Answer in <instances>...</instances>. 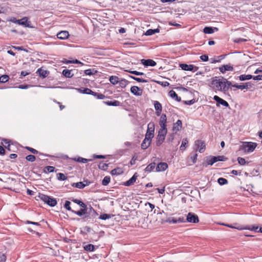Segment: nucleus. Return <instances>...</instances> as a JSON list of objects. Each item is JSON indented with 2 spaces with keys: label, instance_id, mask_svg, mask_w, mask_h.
I'll list each match as a JSON object with an SVG mask.
<instances>
[{
  "label": "nucleus",
  "instance_id": "1",
  "mask_svg": "<svg viewBox=\"0 0 262 262\" xmlns=\"http://www.w3.org/2000/svg\"><path fill=\"white\" fill-rule=\"evenodd\" d=\"M231 85V82L223 77L215 76L211 79L210 87L215 92L225 93Z\"/></svg>",
  "mask_w": 262,
  "mask_h": 262
},
{
  "label": "nucleus",
  "instance_id": "2",
  "mask_svg": "<svg viewBox=\"0 0 262 262\" xmlns=\"http://www.w3.org/2000/svg\"><path fill=\"white\" fill-rule=\"evenodd\" d=\"M82 209H80L79 211H73V212L77 214L79 216H81L82 215H85L84 219H91L94 218L96 217L97 214L96 211L93 209V208L91 206H89L88 207L85 205V207H82Z\"/></svg>",
  "mask_w": 262,
  "mask_h": 262
},
{
  "label": "nucleus",
  "instance_id": "3",
  "mask_svg": "<svg viewBox=\"0 0 262 262\" xmlns=\"http://www.w3.org/2000/svg\"><path fill=\"white\" fill-rule=\"evenodd\" d=\"M257 146V144L252 142H243L239 147V150L245 153L249 154L253 152Z\"/></svg>",
  "mask_w": 262,
  "mask_h": 262
},
{
  "label": "nucleus",
  "instance_id": "4",
  "mask_svg": "<svg viewBox=\"0 0 262 262\" xmlns=\"http://www.w3.org/2000/svg\"><path fill=\"white\" fill-rule=\"evenodd\" d=\"M38 197L41 200L51 207H54L57 203L55 199L43 194H39Z\"/></svg>",
  "mask_w": 262,
  "mask_h": 262
},
{
  "label": "nucleus",
  "instance_id": "5",
  "mask_svg": "<svg viewBox=\"0 0 262 262\" xmlns=\"http://www.w3.org/2000/svg\"><path fill=\"white\" fill-rule=\"evenodd\" d=\"M155 124L154 122H150L147 125V130L145 134L146 139L151 140L154 137Z\"/></svg>",
  "mask_w": 262,
  "mask_h": 262
},
{
  "label": "nucleus",
  "instance_id": "6",
  "mask_svg": "<svg viewBox=\"0 0 262 262\" xmlns=\"http://www.w3.org/2000/svg\"><path fill=\"white\" fill-rule=\"evenodd\" d=\"M194 146L196 150H199L200 153H202L205 149V143L202 140H196L195 141Z\"/></svg>",
  "mask_w": 262,
  "mask_h": 262
},
{
  "label": "nucleus",
  "instance_id": "7",
  "mask_svg": "<svg viewBox=\"0 0 262 262\" xmlns=\"http://www.w3.org/2000/svg\"><path fill=\"white\" fill-rule=\"evenodd\" d=\"M186 221L189 223H196L199 222V220L197 215L194 213L189 212L187 215Z\"/></svg>",
  "mask_w": 262,
  "mask_h": 262
},
{
  "label": "nucleus",
  "instance_id": "8",
  "mask_svg": "<svg viewBox=\"0 0 262 262\" xmlns=\"http://www.w3.org/2000/svg\"><path fill=\"white\" fill-rule=\"evenodd\" d=\"M221 225H224V226H227V227H230V228H235V229H237L238 230H243V229H248V230H254V231H256L258 229V226H256V227H255V226H253L252 227H242V226H232V225H228V224H221Z\"/></svg>",
  "mask_w": 262,
  "mask_h": 262
},
{
  "label": "nucleus",
  "instance_id": "9",
  "mask_svg": "<svg viewBox=\"0 0 262 262\" xmlns=\"http://www.w3.org/2000/svg\"><path fill=\"white\" fill-rule=\"evenodd\" d=\"M213 99L216 102V105L217 106H219L220 105H223L225 107L229 106L228 103L226 101L224 100L222 98L219 97L218 96L215 95L213 97Z\"/></svg>",
  "mask_w": 262,
  "mask_h": 262
},
{
  "label": "nucleus",
  "instance_id": "10",
  "mask_svg": "<svg viewBox=\"0 0 262 262\" xmlns=\"http://www.w3.org/2000/svg\"><path fill=\"white\" fill-rule=\"evenodd\" d=\"M180 67L181 68V69L185 71H196L198 70V68L192 65V64H187L185 63H181L180 64Z\"/></svg>",
  "mask_w": 262,
  "mask_h": 262
},
{
  "label": "nucleus",
  "instance_id": "11",
  "mask_svg": "<svg viewBox=\"0 0 262 262\" xmlns=\"http://www.w3.org/2000/svg\"><path fill=\"white\" fill-rule=\"evenodd\" d=\"M130 92L134 95L137 96H141L142 94V90L137 86H133L130 88Z\"/></svg>",
  "mask_w": 262,
  "mask_h": 262
},
{
  "label": "nucleus",
  "instance_id": "12",
  "mask_svg": "<svg viewBox=\"0 0 262 262\" xmlns=\"http://www.w3.org/2000/svg\"><path fill=\"white\" fill-rule=\"evenodd\" d=\"M167 117L165 114H163L160 118L159 125L160 128H167Z\"/></svg>",
  "mask_w": 262,
  "mask_h": 262
},
{
  "label": "nucleus",
  "instance_id": "13",
  "mask_svg": "<svg viewBox=\"0 0 262 262\" xmlns=\"http://www.w3.org/2000/svg\"><path fill=\"white\" fill-rule=\"evenodd\" d=\"M141 63L146 67L151 66L154 67L156 65V62L152 59H142L141 60Z\"/></svg>",
  "mask_w": 262,
  "mask_h": 262
},
{
  "label": "nucleus",
  "instance_id": "14",
  "mask_svg": "<svg viewBox=\"0 0 262 262\" xmlns=\"http://www.w3.org/2000/svg\"><path fill=\"white\" fill-rule=\"evenodd\" d=\"M182 126V123L181 120H178L177 121L173 124L172 130L176 133L181 129Z\"/></svg>",
  "mask_w": 262,
  "mask_h": 262
},
{
  "label": "nucleus",
  "instance_id": "15",
  "mask_svg": "<svg viewBox=\"0 0 262 262\" xmlns=\"http://www.w3.org/2000/svg\"><path fill=\"white\" fill-rule=\"evenodd\" d=\"M220 72L225 73L226 71H231L233 70V68L230 64L223 65L219 68Z\"/></svg>",
  "mask_w": 262,
  "mask_h": 262
},
{
  "label": "nucleus",
  "instance_id": "16",
  "mask_svg": "<svg viewBox=\"0 0 262 262\" xmlns=\"http://www.w3.org/2000/svg\"><path fill=\"white\" fill-rule=\"evenodd\" d=\"M168 167V165L166 163L161 162L158 164L156 167L157 171H162L165 170Z\"/></svg>",
  "mask_w": 262,
  "mask_h": 262
},
{
  "label": "nucleus",
  "instance_id": "17",
  "mask_svg": "<svg viewBox=\"0 0 262 262\" xmlns=\"http://www.w3.org/2000/svg\"><path fill=\"white\" fill-rule=\"evenodd\" d=\"M69 36V32L67 31H62L57 34V38L60 39H66Z\"/></svg>",
  "mask_w": 262,
  "mask_h": 262
},
{
  "label": "nucleus",
  "instance_id": "18",
  "mask_svg": "<svg viewBox=\"0 0 262 262\" xmlns=\"http://www.w3.org/2000/svg\"><path fill=\"white\" fill-rule=\"evenodd\" d=\"M155 108L156 110V114L157 116H160L162 112V105L160 102L155 101L154 102Z\"/></svg>",
  "mask_w": 262,
  "mask_h": 262
},
{
  "label": "nucleus",
  "instance_id": "19",
  "mask_svg": "<svg viewBox=\"0 0 262 262\" xmlns=\"http://www.w3.org/2000/svg\"><path fill=\"white\" fill-rule=\"evenodd\" d=\"M137 178V173H135L130 179H129L128 181L124 183V185L128 186L133 185L134 183L136 182Z\"/></svg>",
  "mask_w": 262,
  "mask_h": 262
},
{
  "label": "nucleus",
  "instance_id": "20",
  "mask_svg": "<svg viewBox=\"0 0 262 262\" xmlns=\"http://www.w3.org/2000/svg\"><path fill=\"white\" fill-rule=\"evenodd\" d=\"M151 140L150 139H146V138L145 137V139L143 141L142 144H141V148L143 149H146L147 148L151 143Z\"/></svg>",
  "mask_w": 262,
  "mask_h": 262
},
{
  "label": "nucleus",
  "instance_id": "21",
  "mask_svg": "<svg viewBox=\"0 0 262 262\" xmlns=\"http://www.w3.org/2000/svg\"><path fill=\"white\" fill-rule=\"evenodd\" d=\"M73 70H69L68 69H64L62 71V74L64 76L67 78H71L74 76V74L72 73Z\"/></svg>",
  "mask_w": 262,
  "mask_h": 262
},
{
  "label": "nucleus",
  "instance_id": "22",
  "mask_svg": "<svg viewBox=\"0 0 262 262\" xmlns=\"http://www.w3.org/2000/svg\"><path fill=\"white\" fill-rule=\"evenodd\" d=\"M169 95L172 98L175 99V100L178 102H180L181 99L180 97H178V95L173 90H170L169 92Z\"/></svg>",
  "mask_w": 262,
  "mask_h": 262
},
{
  "label": "nucleus",
  "instance_id": "23",
  "mask_svg": "<svg viewBox=\"0 0 262 262\" xmlns=\"http://www.w3.org/2000/svg\"><path fill=\"white\" fill-rule=\"evenodd\" d=\"M37 73H38L40 76L45 78L48 75L49 72L40 68L37 70Z\"/></svg>",
  "mask_w": 262,
  "mask_h": 262
},
{
  "label": "nucleus",
  "instance_id": "24",
  "mask_svg": "<svg viewBox=\"0 0 262 262\" xmlns=\"http://www.w3.org/2000/svg\"><path fill=\"white\" fill-rule=\"evenodd\" d=\"M123 173V170L121 168L118 167L113 169L111 173L112 175H120Z\"/></svg>",
  "mask_w": 262,
  "mask_h": 262
},
{
  "label": "nucleus",
  "instance_id": "25",
  "mask_svg": "<svg viewBox=\"0 0 262 262\" xmlns=\"http://www.w3.org/2000/svg\"><path fill=\"white\" fill-rule=\"evenodd\" d=\"M17 23L19 25L24 26L25 27H29L28 21L27 17H24L20 19L17 20Z\"/></svg>",
  "mask_w": 262,
  "mask_h": 262
},
{
  "label": "nucleus",
  "instance_id": "26",
  "mask_svg": "<svg viewBox=\"0 0 262 262\" xmlns=\"http://www.w3.org/2000/svg\"><path fill=\"white\" fill-rule=\"evenodd\" d=\"M248 83H246L245 84H241V85H238V84H236L232 85L231 84V85H230V86L233 87V88H236L240 89V90L248 89Z\"/></svg>",
  "mask_w": 262,
  "mask_h": 262
},
{
  "label": "nucleus",
  "instance_id": "27",
  "mask_svg": "<svg viewBox=\"0 0 262 262\" xmlns=\"http://www.w3.org/2000/svg\"><path fill=\"white\" fill-rule=\"evenodd\" d=\"M103 102L109 106H119L120 104V102L117 100L104 101Z\"/></svg>",
  "mask_w": 262,
  "mask_h": 262
},
{
  "label": "nucleus",
  "instance_id": "28",
  "mask_svg": "<svg viewBox=\"0 0 262 262\" xmlns=\"http://www.w3.org/2000/svg\"><path fill=\"white\" fill-rule=\"evenodd\" d=\"M165 137L162 136H160L158 135L157 137V142H156L157 146H160L163 143L164 141L165 140Z\"/></svg>",
  "mask_w": 262,
  "mask_h": 262
},
{
  "label": "nucleus",
  "instance_id": "29",
  "mask_svg": "<svg viewBox=\"0 0 262 262\" xmlns=\"http://www.w3.org/2000/svg\"><path fill=\"white\" fill-rule=\"evenodd\" d=\"M2 144L5 146V147L8 150L11 151L10 149V144L9 143V140L7 139H3L2 142Z\"/></svg>",
  "mask_w": 262,
  "mask_h": 262
},
{
  "label": "nucleus",
  "instance_id": "30",
  "mask_svg": "<svg viewBox=\"0 0 262 262\" xmlns=\"http://www.w3.org/2000/svg\"><path fill=\"white\" fill-rule=\"evenodd\" d=\"M253 76L251 75H241L239 77V79L241 81H244L247 80H249L252 78Z\"/></svg>",
  "mask_w": 262,
  "mask_h": 262
},
{
  "label": "nucleus",
  "instance_id": "31",
  "mask_svg": "<svg viewBox=\"0 0 262 262\" xmlns=\"http://www.w3.org/2000/svg\"><path fill=\"white\" fill-rule=\"evenodd\" d=\"M160 31L159 29H149L148 30L146 33H145V35H151L152 34H154L156 33H159Z\"/></svg>",
  "mask_w": 262,
  "mask_h": 262
},
{
  "label": "nucleus",
  "instance_id": "32",
  "mask_svg": "<svg viewBox=\"0 0 262 262\" xmlns=\"http://www.w3.org/2000/svg\"><path fill=\"white\" fill-rule=\"evenodd\" d=\"M167 133V128H160L158 132V135L160 136H164L165 137Z\"/></svg>",
  "mask_w": 262,
  "mask_h": 262
},
{
  "label": "nucleus",
  "instance_id": "33",
  "mask_svg": "<svg viewBox=\"0 0 262 262\" xmlns=\"http://www.w3.org/2000/svg\"><path fill=\"white\" fill-rule=\"evenodd\" d=\"M188 143V141L187 138L183 139L182 142V144L180 147V150L182 151L184 150Z\"/></svg>",
  "mask_w": 262,
  "mask_h": 262
},
{
  "label": "nucleus",
  "instance_id": "34",
  "mask_svg": "<svg viewBox=\"0 0 262 262\" xmlns=\"http://www.w3.org/2000/svg\"><path fill=\"white\" fill-rule=\"evenodd\" d=\"M74 160L77 162L82 163H85L89 161H91L92 160V159H87L82 157H78V158H75Z\"/></svg>",
  "mask_w": 262,
  "mask_h": 262
},
{
  "label": "nucleus",
  "instance_id": "35",
  "mask_svg": "<svg viewBox=\"0 0 262 262\" xmlns=\"http://www.w3.org/2000/svg\"><path fill=\"white\" fill-rule=\"evenodd\" d=\"M112 216H113V215L112 214L104 213L101 214L99 217V219L102 220H105L107 219H111Z\"/></svg>",
  "mask_w": 262,
  "mask_h": 262
},
{
  "label": "nucleus",
  "instance_id": "36",
  "mask_svg": "<svg viewBox=\"0 0 262 262\" xmlns=\"http://www.w3.org/2000/svg\"><path fill=\"white\" fill-rule=\"evenodd\" d=\"M118 77L116 76H112L110 77V82L115 85L118 83Z\"/></svg>",
  "mask_w": 262,
  "mask_h": 262
},
{
  "label": "nucleus",
  "instance_id": "37",
  "mask_svg": "<svg viewBox=\"0 0 262 262\" xmlns=\"http://www.w3.org/2000/svg\"><path fill=\"white\" fill-rule=\"evenodd\" d=\"M156 167V164L155 163L149 164L145 169L146 171L150 172L153 170Z\"/></svg>",
  "mask_w": 262,
  "mask_h": 262
},
{
  "label": "nucleus",
  "instance_id": "38",
  "mask_svg": "<svg viewBox=\"0 0 262 262\" xmlns=\"http://www.w3.org/2000/svg\"><path fill=\"white\" fill-rule=\"evenodd\" d=\"M72 186L75 187L76 188H78L80 189L83 188L85 186V184H83L82 182H79L77 183H74L72 184Z\"/></svg>",
  "mask_w": 262,
  "mask_h": 262
},
{
  "label": "nucleus",
  "instance_id": "39",
  "mask_svg": "<svg viewBox=\"0 0 262 262\" xmlns=\"http://www.w3.org/2000/svg\"><path fill=\"white\" fill-rule=\"evenodd\" d=\"M203 31L206 34H212L214 32V29L210 27H206L204 28Z\"/></svg>",
  "mask_w": 262,
  "mask_h": 262
},
{
  "label": "nucleus",
  "instance_id": "40",
  "mask_svg": "<svg viewBox=\"0 0 262 262\" xmlns=\"http://www.w3.org/2000/svg\"><path fill=\"white\" fill-rule=\"evenodd\" d=\"M85 250L87 251H93L95 250V246L92 244H88L84 247Z\"/></svg>",
  "mask_w": 262,
  "mask_h": 262
},
{
  "label": "nucleus",
  "instance_id": "41",
  "mask_svg": "<svg viewBox=\"0 0 262 262\" xmlns=\"http://www.w3.org/2000/svg\"><path fill=\"white\" fill-rule=\"evenodd\" d=\"M215 162H216V160L215 156L210 157L207 159V164L208 165H212Z\"/></svg>",
  "mask_w": 262,
  "mask_h": 262
},
{
  "label": "nucleus",
  "instance_id": "42",
  "mask_svg": "<svg viewBox=\"0 0 262 262\" xmlns=\"http://www.w3.org/2000/svg\"><path fill=\"white\" fill-rule=\"evenodd\" d=\"M71 201L74 202L75 203H76L77 204L79 205L81 207H85V204L79 200L72 199H71Z\"/></svg>",
  "mask_w": 262,
  "mask_h": 262
},
{
  "label": "nucleus",
  "instance_id": "43",
  "mask_svg": "<svg viewBox=\"0 0 262 262\" xmlns=\"http://www.w3.org/2000/svg\"><path fill=\"white\" fill-rule=\"evenodd\" d=\"M110 177L108 176L105 177L102 182V184L103 186H106L108 184V183L110 182Z\"/></svg>",
  "mask_w": 262,
  "mask_h": 262
},
{
  "label": "nucleus",
  "instance_id": "44",
  "mask_svg": "<svg viewBox=\"0 0 262 262\" xmlns=\"http://www.w3.org/2000/svg\"><path fill=\"white\" fill-rule=\"evenodd\" d=\"M9 77L7 75H4L0 77V82L5 83L8 81Z\"/></svg>",
  "mask_w": 262,
  "mask_h": 262
},
{
  "label": "nucleus",
  "instance_id": "45",
  "mask_svg": "<svg viewBox=\"0 0 262 262\" xmlns=\"http://www.w3.org/2000/svg\"><path fill=\"white\" fill-rule=\"evenodd\" d=\"M129 77L133 79L134 80H135L139 82H143V83L147 82V80L144 79L136 77H134L133 76H129Z\"/></svg>",
  "mask_w": 262,
  "mask_h": 262
},
{
  "label": "nucleus",
  "instance_id": "46",
  "mask_svg": "<svg viewBox=\"0 0 262 262\" xmlns=\"http://www.w3.org/2000/svg\"><path fill=\"white\" fill-rule=\"evenodd\" d=\"M217 182L221 185H225L228 183L227 180L223 178H220L218 179Z\"/></svg>",
  "mask_w": 262,
  "mask_h": 262
},
{
  "label": "nucleus",
  "instance_id": "47",
  "mask_svg": "<svg viewBox=\"0 0 262 262\" xmlns=\"http://www.w3.org/2000/svg\"><path fill=\"white\" fill-rule=\"evenodd\" d=\"M93 96L96 97L98 99H103L105 97L104 95L101 94V93H96V92H94Z\"/></svg>",
  "mask_w": 262,
  "mask_h": 262
},
{
  "label": "nucleus",
  "instance_id": "48",
  "mask_svg": "<svg viewBox=\"0 0 262 262\" xmlns=\"http://www.w3.org/2000/svg\"><path fill=\"white\" fill-rule=\"evenodd\" d=\"M57 179L59 180L64 181L67 179L65 175L62 173H58L57 174Z\"/></svg>",
  "mask_w": 262,
  "mask_h": 262
},
{
  "label": "nucleus",
  "instance_id": "49",
  "mask_svg": "<svg viewBox=\"0 0 262 262\" xmlns=\"http://www.w3.org/2000/svg\"><path fill=\"white\" fill-rule=\"evenodd\" d=\"M108 165L106 163H100L99 165V168L102 170H106L107 169Z\"/></svg>",
  "mask_w": 262,
  "mask_h": 262
},
{
  "label": "nucleus",
  "instance_id": "50",
  "mask_svg": "<svg viewBox=\"0 0 262 262\" xmlns=\"http://www.w3.org/2000/svg\"><path fill=\"white\" fill-rule=\"evenodd\" d=\"M71 203L69 201H66L64 205V207L68 210L71 211L73 212V210H72L71 207H70Z\"/></svg>",
  "mask_w": 262,
  "mask_h": 262
},
{
  "label": "nucleus",
  "instance_id": "51",
  "mask_svg": "<svg viewBox=\"0 0 262 262\" xmlns=\"http://www.w3.org/2000/svg\"><path fill=\"white\" fill-rule=\"evenodd\" d=\"M237 161H238V163L241 165H244L246 163V161L245 159L244 158H241V157H238L237 158Z\"/></svg>",
  "mask_w": 262,
  "mask_h": 262
},
{
  "label": "nucleus",
  "instance_id": "52",
  "mask_svg": "<svg viewBox=\"0 0 262 262\" xmlns=\"http://www.w3.org/2000/svg\"><path fill=\"white\" fill-rule=\"evenodd\" d=\"M129 73L134 74L135 75L137 76H140V75H145V74L142 72H140L137 71H128Z\"/></svg>",
  "mask_w": 262,
  "mask_h": 262
},
{
  "label": "nucleus",
  "instance_id": "53",
  "mask_svg": "<svg viewBox=\"0 0 262 262\" xmlns=\"http://www.w3.org/2000/svg\"><path fill=\"white\" fill-rule=\"evenodd\" d=\"M26 159L30 162H34L35 160V157L33 155H29L26 157Z\"/></svg>",
  "mask_w": 262,
  "mask_h": 262
},
{
  "label": "nucleus",
  "instance_id": "54",
  "mask_svg": "<svg viewBox=\"0 0 262 262\" xmlns=\"http://www.w3.org/2000/svg\"><path fill=\"white\" fill-rule=\"evenodd\" d=\"M174 134H170L167 138V141L169 143L171 142L174 139Z\"/></svg>",
  "mask_w": 262,
  "mask_h": 262
},
{
  "label": "nucleus",
  "instance_id": "55",
  "mask_svg": "<svg viewBox=\"0 0 262 262\" xmlns=\"http://www.w3.org/2000/svg\"><path fill=\"white\" fill-rule=\"evenodd\" d=\"M83 93L93 95L94 92L92 91L90 89L86 88L83 90Z\"/></svg>",
  "mask_w": 262,
  "mask_h": 262
},
{
  "label": "nucleus",
  "instance_id": "56",
  "mask_svg": "<svg viewBox=\"0 0 262 262\" xmlns=\"http://www.w3.org/2000/svg\"><path fill=\"white\" fill-rule=\"evenodd\" d=\"M215 158H216V162L217 161H225L227 158H225L224 156H217V157H215Z\"/></svg>",
  "mask_w": 262,
  "mask_h": 262
},
{
  "label": "nucleus",
  "instance_id": "57",
  "mask_svg": "<svg viewBox=\"0 0 262 262\" xmlns=\"http://www.w3.org/2000/svg\"><path fill=\"white\" fill-rule=\"evenodd\" d=\"M127 83H128V81L126 80H125V79H122L120 81V85L122 87H125Z\"/></svg>",
  "mask_w": 262,
  "mask_h": 262
},
{
  "label": "nucleus",
  "instance_id": "58",
  "mask_svg": "<svg viewBox=\"0 0 262 262\" xmlns=\"http://www.w3.org/2000/svg\"><path fill=\"white\" fill-rule=\"evenodd\" d=\"M166 222L169 223H177V219L174 218H169L166 221Z\"/></svg>",
  "mask_w": 262,
  "mask_h": 262
},
{
  "label": "nucleus",
  "instance_id": "59",
  "mask_svg": "<svg viewBox=\"0 0 262 262\" xmlns=\"http://www.w3.org/2000/svg\"><path fill=\"white\" fill-rule=\"evenodd\" d=\"M26 148L33 154H36L38 153L37 150H36V149H35L33 148H31L30 147H27Z\"/></svg>",
  "mask_w": 262,
  "mask_h": 262
},
{
  "label": "nucleus",
  "instance_id": "60",
  "mask_svg": "<svg viewBox=\"0 0 262 262\" xmlns=\"http://www.w3.org/2000/svg\"><path fill=\"white\" fill-rule=\"evenodd\" d=\"M200 58L203 61H207L208 60V57L206 55H203L200 56Z\"/></svg>",
  "mask_w": 262,
  "mask_h": 262
},
{
  "label": "nucleus",
  "instance_id": "61",
  "mask_svg": "<svg viewBox=\"0 0 262 262\" xmlns=\"http://www.w3.org/2000/svg\"><path fill=\"white\" fill-rule=\"evenodd\" d=\"M252 78L255 80H262V75H259L257 76H255L252 77Z\"/></svg>",
  "mask_w": 262,
  "mask_h": 262
},
{
  "label": "nucleus",
  "instance_id": "62",
  "mask_svg": "<svg viewBox=\"0 0 262 262\" xmlns=\"http://www.w3.org/2000/svg\"><path fill=\"white\" fill-rule=\"evenodd\" d=\"M47 170L49 172H53L54 171V169H55V167H53V166H48L46 167Z\"/></svg>",
  "mask_w": 262,
  "mask_h": 262
},
{
  "label": "nucleus",
  "instance_id": "63",
  "mask_svg": "<svg viewBox=\"0 0 262 262\" xmlns=\"http://www.w3.org/2000/svg\"><path fill=\"white\" fill-rule=\"evenodd\" d=\"M84 73L85 74V75H92L94 74V73L92 72L91 69H88V70H85Z\"/></svg>",
  "mask_w": 262,
  "mask_h": 262
},
{
  "label": "nucleus",
  "instance_id": "64",
  "mask_svg": "<svg viewBox=\"0 0 262 262\" xmlns=\"http://www.w3.org/2000/svg\"><path fill=\"white\" fill-rule=\"evenodd\" d=\"M6 260V256L4 254L0 255V262H5Z\"/></svg>",
  "mask_w": 262,
  "mask_h": 262
}]
</instances>
